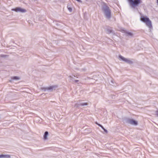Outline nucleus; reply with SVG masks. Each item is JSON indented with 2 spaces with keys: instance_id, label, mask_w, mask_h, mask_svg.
Masks as SVG:
<instances>
[{
  "instance_id": "obj_2",
  "label": "nucleus",
  "mask_w": 158,
  "mask_h": 158,
  "mask_svg": "<svg viewBox=\"0 0 158 158\" xmlns=\"http://www.w3.org/2000/svg\"><path fill=\"white\" fill-rule=\"evenodd\" d=\"M103 10L105 12V15L106 17L109 18L110 16V11L109 9V7L105 6L103 7Z\"/></svg>"
},
{
  "instance_id": "obj_7",
  "label": "nucleus",
  "mask_w": 158,
  "mask_h": 158,
  "mask_svg": "<svg viewBox=\"0 0 158 158\" xmlns=\"http://www.w3.org/2000/svg\"><path fill=\"white\" fill-rule=\"evenodd\" d=\"M95 123L96 124H97V125H98V126L101 127L106 132V133L107 132V131L104 128V127L102 125H101V124L98 123H97V122H95Z\"/></svg>"
},
{
  "instance_id": "obj_15",
  "label": "nucleus",
  "mask_w": 158,
  "mask_h": 158,
  "mask_svg": "<svg viewBox=\"0 0 158 158\" xmlns=\"http://www.w3.org/2000/svg\"><path fill=\"white\" fill-rule=\"evenodd\" d=\"M157 3L158 4V1H157Z\"/></svg>"
},
{
  "instance_id": "obj_6",
  "label": "nucleus",
  "mask_w": 158,
  "mask_h": 158,
  "mask_svg": "<svg viewBox=\"0 0 158 158\" xmlns=\"http://www.w3.org/2000/svg\"><path fill=\"white\" fill-rule=\"evenodd\" d=\"M119 57L122 60H123L126 62H128L129 63L131 62L130 60H128L125 58L123 57V56H121V55L119 56Z\"/></svg>"
},
{
  "instance_id": "obj_4",
  "label": "nucleus",
  "mask_w": 158,
  "mask_h": 158,
  "mask_svg": "<svg viewBox=\"0 0 158 158\" xmlns=\"http://www.w3.org/2000/svg\"><path fill=\"white\" fill-rule=\"evenodd\" d=\"M12 10L15 11L17 12H20L23 13L26 12V10L25 9L20 7H17L14 9H12Z\"/></svg>"
},
{
  "instance_id": "obj_10",
  "label": "nucleus",
  "mask_w": 158,
  "mask_h": 158,
  "mask_svg": "<svg viewBox=\"0 0 158 158\" xmlns=\"http://www.w3.org/2000/svg\"><path fill=\"white\" fill-rule=\"evenodd\" d=\"M68 9L70 11V12H71L72 11V9L71 8V7H68Z\"/></svg>"
},
{
  "instance_id": "obj_3",
  "label": "nucleus",
  "mask_w": 158,
  "mask_h": 158,
  "mask_svg": "<svg viewBox=\"0 0 158 158\" xmlns=\"http://www.w3.org/2000/svg\"><path fill=\"white\" fill-rule=\"evenodd\" d=\"M141 1H129V4L132 7L137 6L140 2Z\"/></svg>"
},
{
  "instance_id": "obj_12",
  "label": "nucleus",
  "mask_w": 158,
  "mask_h": 158,
  "mask_svg": "<svg viewBox=\"0 0 158 158\" xmlns=\"http://www.w3.org/2000/svg\"><path fill=\"white\" fill-rule=\"evenodd\" d=\"M156 115L158 116V110L156 111Z\"/></svg>"
},
{
  "instance_id": "obj_11",
  "label": "nucleus",
  "mask_w": 158,
  "mask_h": 158,
  "mask_svg": "<svg viewBox=\"0 0 158 158\" xmlns=\"http://www.w3.org/2000/svg\"><path fill=\"white\" fill-rule=\"evenodd\" d=\"M127 34H128L129 35H132V34L131 33H128Z\"/></svg>"
},
{
  "instance_id": "obj_14",
  "label": "nucleus",
  "mask_w": 158,
  "mask_h": 158,
  "mask_svg": "<svg viewBox=\"0 0 158 158\" xmlns=\"http://www.w3.org/2000/svg\"><path fill=\"white\" fill-rule=\"evenodd\" d=\"M78 81L77 80V81H76V82H77V81Z\"/></svg>"
},
{
  "instance_id": "obj_5",
  "label": "nucleus",
  "mask_w": 158,
  "mask_h": 158,
  "mask_svg": "<svg viewBox=\"0 0 158 158\" xmlns=\"http://www.w3.org/2000/svg\"><path fill=\"white\" fill-rule=\"evenodd\" d=\"M129 123L132 125H137V122L132 119H130L129 120Z\"/></svg>"
},
{
  "instance_id": "obj_13",
  "label": "nucleus",
  "mask_w": 158,
  "mask_h": 158,
  "mask_svg": "<svg viewBox=\"0 0 158 158\" xmlns=\"http://www.w3.org/2000/svg\"><path fill=\"white\" fill-rule=\"evenodd\" d=\"M87 103H85L84 104H82V105H87Z\"/></svg>"
},
{
  "instance_id": "obj_9",
  "label": "nucleus",
  "mask_w": 158,
  "mask_h": 158,
  "mask_svg": "<svg viewBox=\"0 0 158 158\" xmlns=\"http://www.w3.org/2000/svg\"><path fill=\"white\" fill-rule=\"evenodd\" d=\"M13 79H14L19 80V78L17 77H13Z\"/></svg>"
},
{
  "instance_id": "obj_8",
  "label": "nucleus",
  "mask_w": 158,
  "mask_h": 158,
  "mask_svg": "<svg viewBox=\"0 0 158 158\" xmlns=\"http://www.w3.org/2000/svg\"><path fill=\"white\" fill-rule=\"evenodd\" d=\"M48 135V131H46L44 135V139L45 140L47 139V135Z\"/></svg>"
},
{
  "instance_id": "obj_1",
  "label": "nucleus",
  "mask_w": 158,
  "mask_h": 158,
  "mask_svg": "<svg viewBox=\"0 0 158 158\" xmlns=\"http://www.w3.org/2000/svg\"><path fill=\"white\" fill-rule=\"evenodd\" d=\"M140 20L142 22L145 23L146 25L150 29H152V26L151 22L149 19L146 16H141L140 17Z\"/></svg>"
}]
</instances>
